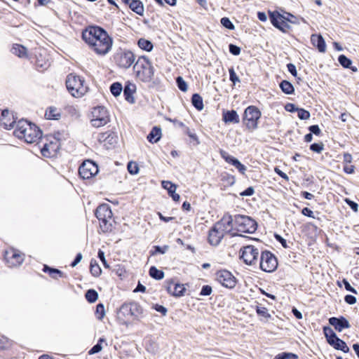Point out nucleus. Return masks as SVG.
Masks as SVG:
<instances>
[{"mask_svg":"<svg viewBox=\"0 0 359 359\" xmlns=\"http://www.w3.org/2000/svg\"><path fill=\"white\" fill-rule=\"evenodd\" d=\"M224 236V233L222 231H220L216 225H214L209 231L208 241L210 245L217 246L219 244Z\"/></svg>","mask_w":359,"mask_h":359,"instance_id":"a211bd4d","label":"nucleus"},{"mask_svg":"<svg viewBox=\"0 0 359 359\" xmlns=\"http://www.w3.org/2000/svg\"><path fill=\"white\" fill-rule=\"evenodd\" d=\"M191 102L198 110L201 111L203 109V99L200 95L197 93L194 94L191 97Z\"/></svg>","mask_w":359,"mask_h":359,"instance_id":"7c9ffc66","label":"nucleus"},{"mask_svg":"<svg viewBox=\"0 0 359 359\" xmlns=\"http://www.w3.org/2000/svg\"><path fill=\"white\" fill-rule=\"evenodd\" d=\"M11 259L14 260V262H12V264L14 266L19 265L23 262L22 255L16 252L13 253Z\"/></svg>","mask_w":359,"mask_h":359,"instance_id":"8fccbe9b","label":"nucleus"},{"mask_svg":"<svg viewBox=\"0 0 359 359\" xmlns=\"http://www.w3.org/2000/svg\"><path fill=\"white\" fill-rule=\"evenodd\" d=\"M161 137V129L158 127H154L147 136V140L151 143L158 142Z\"/></svg>","mask_w":359,"mask_h":359,"instance_id":"bb28decb","label":"nucleus"},{"mask_svg":"<svg viewBox=\"0 0 359 359\" xmlns=\"http://www.w3.org/2000/svg\"><path fill=\"white\" fill-rule=\"evenodd\" d=\"M103 341H104V339L100 338L97 344L93 346V348L89 351V354H95L101 351L102 349L101 343Z\"/></svg>","mask_w":359,"mask_h":359,"instance_id":"a18cd8bd","label":"nucleus"},{"mask_svg":"<svg viewBox=\"0 0 359 359\" xmlns=\"http://www.w3.org/2000/svg\"><path fill=\"white\" fill-rule=\"evenodd\" d=\"M229 79L233 83V84H236V83L240 82V79L238 76L236 75L233 68H230L229 70Z\"/></svg>","mask_w":359,"mask_h":359,"instance_id":"6e6d98bb","label":"nucleus"},{"mask_svg":"<svg viewBox=\"0 0 359 359\" xmlns=\"http://www.w3.org/2000/svg\"><path fill=\"white\" fill-rule=\"evenodd\" d=\"M95 316H96V318L100 320H102L104 316H105V310H104V306L102 304H98L96 306V310H95Z\"/></svg>","mask_w":359,"mask_h":359,"instance_id":"a19ab883","label":"nucleus"},{"mask_svg":"<svg viewBox=\"0 0 359 359\" xmlns=\"http://www.w3.org/2000/svg\"><path fill=\"white\" fill-rule=\"evenodd\" d=\"M311 133H313L316 135H319L320 134V129L318 125H313L309 128Z\"/></svg>","mask_w":359,"mask_h":359,"instance_id":"69168bd1","label":"nucleus"},{"mask_svg":"<svg viewBox=\"0 0 359 359\" xmlns=\"http://www.w3.org/2000/svg\"><path fill=\"white\" fill-rule=\"evenodd\" d=\"M98 257L102 261V262L103 265L104 266V267H106V268H109V266L108 265V264H107V261L105 259L104 253L101 250H100L98 251Z\"/></svg>","mask_w":359,"mask_h":359,"instance_id":"774afa93","label":"nucleus"},{"mask_svg":"<svg viewBox=\"0 0 359 359\" xmlns=\"http://www.w3.org/2000/svg\"><path fill=\"white\" fill-rule=\"evenodd\" d=\"M45 116L47 119L57 120L61 116L60 110L56 107H50L46 109Z\"/></svg>","mask_w":359,"mask_h":359,"instance_id":"cd10ccee","label":"nucleus"},{"mask_svg":"<svg viewBox=\"0 0 359 359\" xmlns=\"http://www.w3.org/2000/svg\"><path fill=\"white\" fill-rule=\"evenodd\" d=\"M128 170L130 174L135 175L137 174L139 171V168L137 163L133 162H130L128 164Z\"/></svg>","mask_w":359,"mask_h":359,"instance_id":"5fc2aeb1","label":"nucleus"},{"mask_svg":"<svg viewBox=\"0 0 359 359\" xmlns=\"http://www.w3.org/2000/svg\"><path fill=\"white\" fill-rule=\"evenodd\" d=\"M229 52L233 55H238L241 53V48L236 45L230 44Z\"/></svg>","mask_w":359,"mask_h":359,"instance_id":"052dcab7","label":"nucleus"},{"mask_svg":"<svg viewBox=\"0 0 359 359\" xmlns=\"http://www.w3.org/2000/svg\"><path fill=\"white\" fill-rule=\"evenodd\" d=\"M135 85L133 83H128L124 88L123 94L125 99L130 103L134 102L133 95L135 92Z\"/></svg>","mask_w":359,"mask_h":359,"instance_id":"a878e982","label":"nucleus"},{"mask_svg":"<svg viewBox=\"0 0 359 359\" xmlns=\"http://www.w3.org/2000/svg\"><path fill=\"white\" fill-rule=\"evenodd\" d=\"M329 344L337 350H341L344 353H348L349 348L346 342L336 336L333 339H329Z\"/></svg>","mask_w":359,"mask_h":359,"instance_id":"5701e85b","label":"nucleus"},{"mask_svg":"<svg viewBox=\"0 0 359 359\" xmlns=\"http://www.w3.org/2000/svg\"><path fill=\"white\" fill-rule=\"evenodd\" d=\"M122 89L123 88L121 84L118 82L114 83L110 87L111 93L116 97L121 94Z\"/></svg>","mask_w":359,"mask_h":359,"instance_id":"79ce46f5","label":"nucleus"},{"mask_svg":"<svg viewBox=\"0 0 359 359\" xmlns=\"http://www.w3.org/2000/svg\"><path fill=\"white\" fill-rule=\"evenodd\" d=\"M254 192H255L254 188L252 187H249L245 191L241 192L240 194V195L241 196H250L253 195Z\"/></svg>","mask_w":359,"mask_h":359,"instance_id":"0e129e2a","label":"nucleus"},{"mask_svg":"<svg viewBox=\"0 0 359 359\" xmlns=\"http://www.w3.org/2000/svg\"><path fill=\"white\" fill-rule=\"evenodd\" d=\"M338 61L345 68H350L353 72H357L355 67H351L352 61L344 55L339 56Z\"/></svg>","mask_w":359,"mask_h":359,"instance_id":"c756f323","label":"nucleus"},{"mask_svg":"<svg viewBox=\"0 0 359 359\" xmlns=\"http://www.w3.org/2000/svg\"><path fill=\"white\" fill-rule=\"evenodd\" d=\"M66 86L69 93L74 97H81L88 89L85 80L74 74L67 76Z\"/></svg>","mask_w":359,"mask_h":359,"instance_id":"20e7f679","label":"nucleus"},{"mask_svg":"<svg viewBox=\"0 0 359 359\" xmlns=\"http://www.w3.org/2000/svg\"><path fill=\"white\" fill-rule=\"evenodd\" d=\"M152 309L156 310L157 312L161 313L162 314V316H166L167 312H168V310L165 306H163L162 305L157 304H154L152 306Z\"/></svg>","mask_w":359,"mask_h":359,"instance_id":"bf43d9fd","label":"nucleus"},{"mask_svg":"<svg viewBox=\"0 0 359 359\" xmlns=\"http://www.w3.org/2000/svg\"><path fill=\"white\" fill-rule=\"evenodd\" d=\"M149 275L156 280H161L164 277V273L161 270H158L155 266H151L149 269Z\"/></svg>","mask_w":359,"mask_h":359,"instance_id":"473e14b6","label":"nucleus"},{"mask_svg":"<svg viewBox=\"0 0 359 359\" xmlns=\"http://www.w3.org/2000/svg\"><path fill=\"white\" fill-rule=\"evenodd\" d=\"M259 266L262 271L271 273L277 269V259L271 252L264 251L261 254Z\"/></svg>","mask_w":359,"mask_h":359,"instance_id":"9d476101","label":"nucleus"},{"mask_svg":"<svg viewBox=\"0 0 359 359\" xmlns=\"http://www.w3.org/2000/svg\"><path fill=\"white\" fill-rule=\"evenodd\" d=\"M143 313L140 305L135 302L124 303L118 312V319L123 325L127 324V320L133 317L137 318Z\"/></svg>","mask_w":359,"mask_h":359,"instance_id":"39448f33","label":"nucleus"},{"mask_svg":"<svg viewBox=\"0 0 359 359\" xmlns=\"http://www.w3.org/2000/svg\"><path fill=\"white\" fill-rule=\"evenodd\" d=\"M43 271L45 272L48 271L49 273V275L53 278H57V276H60L62 277V272L60 271V270L57 269H52V268H50L47 266H44V269H43Z\"/></svg>","mask_w":359,"mask_h":359,"instance_id":"4c0bfd02","label":"nucleus"},{"mask_svg":"<svg viewBox=\"0 0 359 359\" xmlns=\"http://www.w3.org/2000/svg\"><path fill=\"white\" fill-rule=\"evenodd\" d=\"M177 87L183 92H186L188 89L187 84L182 77L178 76L176 79Z\"/></svg>","mask_w":359,"mask_h":359,"instance_id":"49530a36","label":"nucleus"},{"mask_svg":"<svg viewBox=\"0 0 359 359\" xmlns=\"http://www.w3.org/2000/svg\"><path fill=\"white\" fill-rule=\"evenodd\" d=\"M221 156L225 160V161L229 164H233V162L237 159L233 156L229 155L226 151L221 150L219 151Z\"/></svg>","mask_w":359,"mask_h":359,"instance_id":"c03bdc74","label":"nucleus"},{"mask_svg":"<svg viewBox=\"0 0 359 359\" xmlns=\"http://www.w3.org/2000/svg\"><path fill=\"white\" fill-rule=\"evenodd\" d=\"M114 60L120 67L128 69L134 63L135 57L130 50H121L116 53Z\"/></svg>","mask_w":359,"mask_h":359,"instance_id":"9b49d317","label":"nucleus"},{"mask_svg":"<svg viewBox=\"0 0 359 359\" xmlns=\"http://www.w3.org/2000/svg\"><path fill=\"white\" fill-rule=\"evenodd\" d=\"M261 115V111L255 106H249L245 109L243 122L248 130H254L257 128V121Z\"/></svg>","mask_w":359,"mask_h":359,"instance_id":"6e6552de","label":"nucleus"},{"mask_svg":"<svg viewBox=\"0 0 359 359\" xmlns=\"http://www.w3.org/2000/svg\"><path fill=\"white\" fill-rule=\"evenodd\" d=\"M212 293V287L210 285H203L200 294L202 296H208Z\"/></svg>","mask_w":359,"mask_h":359,"instance_id":"680f3d73","label":"nucleus"},{"mask_svg":"<svg viewBox=\"0 0 359 359\" xmlns=\"http://www.w3.org/2000/svg\"><path fill=\"white\" fill-rule=\"evenodd\" d=\"M123 3L128 5L130 8L137 14L142 15L144 13V6L140 0H122Z\"/></svg>","mask_w":359,"mask_h":359,"instance_id":"412c9836","label":"nucleus"},{"mask_svg":"<svg viewBox=\"0 0 359 359\" xmlns=\"http://www.w3.org/2000/svg\"><path fill=\"white\" fill-rule=\"evenodd\" d=\"M167 290L170 294L180 297L183 295L185 288L183 285L170 283L167 287Z\"/></svg>","mask_w":359,"mask_h":359,"instance_id":"b1692460","label":"nucleus"},{"mask_svg":"<svg viewBox=\"0 0 359 359\" xmlns=\"http://www.w3.org/2000/svg\"><path fill=\"white\" fill-rule=\"evenodd\" d=\"M161 185L163 189L168 191L169 195L176 191V185L170 181H162Z\"/></svg>","mask_w":359,"mask_h":359,"instance_id":"c9c22d12","label":"nucleus"},{"mask_svg":"<svg viewBox=\"0 0 359 359\" xmlns=\"http://www.w3.org/2000/svg\"><path fill=\"white\" fill-rule=\"evenodd\" d=\"M13 133L18 139L32 144L36 142L41 138L42 133L36 125L22 119L17 123Z\"/></svg>","mask_w":359,"mask_h":359,"instance_id":"f03ea898","label":"nucleus"},{"mask_svg":"<svg viewBox=\"0 0 359 359\" xmlns=\"http://www.w3.org/2000/svg\"><path fill=\"white\" fill-rule=\"evenodd\" d=\"M343 283L344 285V287L345 289L347 290V291H349L352 293H354V294H357V291L353 287L350 283L346 280V279H344L343 280Z\"/></svg>","mask_w":359,"mask_h":359,"instance_id":"e2e57ef3","label":"nucleus"},{"mask_svg":"<svg viewBox=\"0 0 359 359\" xmlns=\"http://www.w3.org/2000/svg\"><path fill=\"white\" fill-rule=\"evenodd\" d=\"M297 355L292 353H281L275 356L274 359H297Z\"/></svg>","mask_w":359,"mask_h":359,"instance_id":"37998d69","label":"nucleus"},{"mask_svg":"<svg viewBox=\"0 0 359 359\" xmlns=\"http://www.w3.org/2000/svg\"><path fill=\"white\" fill-rule=\"evenodd\" d=\"M233 223H234V217L233 218L231 215L226 214L215 225L225 234L232 230Z\"/></svg>","mask_w":359,"mask_h":359,"instance_id":"dca6fc26","label":"nucleus"},{"mask_svg":"<svg viewBox=\"0 0 359 359\" xmlns=\"http://www.w3.org/2000/svg\"><path fill=\"white\" fill-rule=\"evenodd\" d=\"M138 46L144 50L150 51L153 48V45L151 42L149 40L144 39H140L138 40L137 42Z\"/></svg>","mask_w":359,"mask_h":359,"instance_id":"72a5a7b5","label":"nucleus"},{"mask_svg":"<svg viewBox=\"0 0 359 359\" xmlns=\"http://www.w3.org/2000/svg\"><path fill=\"white\" fill-rule=\"evenodd\" d=\"M82 39L97 55H104L111 49L113 40L108 33L97 26H89L82 32Z\"/></svg>","mask_w":359,"mask_h":359,"instance_id":"f257e3e1","label":"nucleus"},{"mask_svg":"<svg viewBox=\"0 0 359 359\" xmlns=\"http://www.w3.org/2000/svg\"><path fill=\"white\" fill-rule=\"evenodd\" d=\"M15 120L14 116L8 110L5 109L1 111L0 116V126L5 129H11L13 127Z\"/></svg>","mask_w":359,"mask_h":359,"instance_id":"f3484780","label":"nucleus"},{"mask_svg":"<svg viewBox=\"0 0 359 359\" xmlns=\"http://www.w3.org/2000/svg\"><path fill=\"white\" fill-rule=\"evenodd\" d=\"M234 225L236 229L241 233H252L257 228L255 220L250 217L243 215L234 216Z\"/></svg>","mask_w":359,"mask_h":359,"instance_id":"0eeeda50","label":"nucleus"},{"mask_svg":"<svg viewBox=\"0 0 359 359\" xmlns=\"http://www.w3.org/2000/svg\"><path fill=\"white\" fill-rule=\"evenodd\" d=\"M280 17L287 22L297 25L299 23L297 18L290 13H285L284 15L280 14Z\"/></svg>","mask_w":359,"mask_h":359,"instance_id":"ea45409f","label":"nucleus"},{"mask_svg":"<svg viewBox=\"0 0 359 359\" xmlns=\"http://www.w3.org/2000/svg\"><path fill=\"white\" fill-rule=\"evenodd\" d=\"M240 257L247 265H253L257 262L259 250L253 245H247L240 250Z\"/></svg>","mask_w":359,"mask_h":359,"instance_id":"f8f14e48","label":"nucleus"},{"mask_svg":"<svg viewBox=\"0 0 359 359\" xmlns=\"http://www.w3.org/2000/svg\"><path fill=\"white\" fill-rule=\"evenodd\" d=\"M154 251L151 252V255H154L156 253L164 254L167 252L169 247L168 245H164L163 247H160V246L156 245V246H154Z\"/></svg>","mask_w":359,"mask_h":359,"instance_id":"603ef678","label":"nucleus"},{"mask_svg":"<svg viewBox=\"0 0 359 359\" xmlns=\"http://www.w3.org/2000/svg\"><path fill=\"white\" fill-rule=\"evenodd\" d=\"M96 217L100 221V226L103 232L111 230L112 212L107 204L99 205L95 211Z\"/></svg>","mask_w":359,"mask_h":359,"instance_id":"423d86ee","label":"nucleus"},{"mask_svg":"<svg viewBox=\"0 0 359 359\" xmlns=\"http://www.w3.org/2000/svg\"><path fill=\"white\" fill-rule=\"evenodd\" d=\"M324 149L323 143H313L310 146V149L316 153H320Z\"/></svg>","mask_w":359,"mask_h":359,"instance_id":"864d4df0","label":"nucleus"},{"mask_svg":"<svg viewBox=\"0 0 359 359\" xmlns=\"http://www.w3.org/2000/svg\"><path fill=\"white\" fill-rule=\"evenodd\" d=\"M223 121L225 123H238L240 122V118L236 111L231 110L223 113Z\"/></svg>","mask_w":359,"mask_h":359,"instance_id":"393cba45","label":"nucleus"},{"mask_svg":"<svg viewBox=\"0 0 359 359\" xmlns=\"http://www.w3.org/2000/svg\"><path fill=\"white\" fill-rule=\"evenodd\" d=\"M98 171L97 165L90 160L84 161L79 169L80 176L85 180H88L95 176Z\"/></svg>","mask_w":359,"mask_h":359,"instance_id":"ddd939ff","label":"nucleus"},{"mask_svg":"<svg viewBox=\"0 0 359 359\" xmlns=\"http://www.w3.org/2000/svg\"><path fill=\"white\" fill-rule=\"evenodd\" d=\"M329 323L338 332H341L344 329H348L351 327L348 320L343 316L339 318L332 317L329 318Z\"/></svg>","mask_w":359,"mask_h":359,"instance_id":"6ab92c4d","label":"nucleus"},{"mask_svg":"<svg viewBox=\"0 0 359 359\" xmlns=\"http://www.w3.org/2000/svg\"><path fill=\"white\" fill-rule=\"evenodd\" d=\"M323 332H324L325 337L327 338L328 343H329V339H333L334 337H335L337 336L335 332L330 327H325L323 328Z\"/></svg>","mask_w":359,"mask_h":359,"instance_id":"09e8293b","label":"nucleus"},{"mask_svg":"<svg viewBox=\"0 0 359 359\" xmlns=\"http://www.w3.org/2000/svg\"><path fill=\"white\" fill-rule=\"evenodd\" d=\"M90 271L91 274L95 277H98L102 273L100 266L96 261L93 260L90 262Z\"/></svg>","mask_w":359,"mask_h":359,"instance_id":"f704fd0d","label":"nucleus"},{"mask_svg":"<svg viewBox=\"0 0 359 359\" xmlns=\"http://www.w3.org/2000/svg\"><path fill=\"white\" fill-rule=\"evenodd\" d=\"M109 121L107 110L104 107H95L92 111L91 125L95 128L105 126Z\"/></svg>","mask_w":359,"mask_h":359,"instance_id":"1a4fd4ad","label":"nucleus"},{"mask_svg":"<svg viewBox=\"0 0 359 359\" xmlns=\"http://www.w3.org/2000/svg\"><path fill=\"white\" fill-rule=\"evenodd\" d=\"M269 18L272 25L283 32L290 29V25L280 17L278 11L269 12Z\"/></svg>","mask_w":359,"mask_h":359,"instance_id":"2eb2a0df","label":"nucleus"},{"mask_svg":"<svg viewBox=\"0 0 359 359\" xmlns=\"http://www.w3.org/2000/svg\"><path fill=\"white\" fill-rule=\"evenodd\" d=\"M11 52L19 57H27V48L20 44H14L11 48Z\"/></svg>","mask_w":359,"mask_h":359,"instance_id":"c85d7f7f","label":"nucleus"},{"mask_svg":"<svg viewBox=\"0 0 359 359\" xmlns=\"http://www.w3.org/2000/svg\"><path fill=\"white\" fill-rule=\"evenodd\" d=\"M86 299L90 303L95 302L98 298L97 292L93 289L88 290L86 293Z\"/></svg>","mask_w":359,"mask_h":359,"instance_id":"e433bc0d","label":"nucleus"},{"mask_svg":"<svg viewBox=\"0 0 359 359\" xmlns=\"http://www.w3.org/2000/svg\"><path fill=\"white\" fill-rule=\"evenodd\" d=\"M232 165H233L236 169H238V170L242 173V174H245V171H246V167L242 164L238 159H236L233 163L232 164Z\"/></svg>","mask_w":359,"mask_h":359,"instance_id":"13d9d810","label":"nucleus"},{"mask_svg":"<svg viewBox=\"0 0 359 359\" xmlns=\"http://www.w3.org/2000/svg\"><path fill=\"white\" fill-rule=\"evenodd\" d=\"M58 149V145L57 142H53L50 141L49 143H44L41 152L42 155L45 157H50L53 155Z\"/></svg>","mask_w":359,"mask_h":359,"instance_id":"4be33fe9","label":"nucleus"},{"mask_svg":"<svg viewBox=\"0 0 359 359\" xmlns=\"http://www.w3.org/2000/svg\"><path fill=\"white\" fill-rule=\"evenodd\" d=\"M297 114L299 118L301 120H307L310 118V113L304 109H299Z\"/></svg>","mask_w":359,"mask_h":359,"instance_id":"3c124183","label":"nucleus"},{"mask_svg":"<svg viewBox=\"0 0 359 359\" xmlns=\"http://www.w3.org/2000/svg\"><path fill=\"white\" fill-rule=\"evenodd\" d=\"M311 42L312 45L317 48L319 52L325 53L326 50V44L323 37L320 34H313L311 36Z\"/></svg>","mask_w":359,"mask_h":359,"instance_id":"aec40b11","label":"nucleus"},{"mask_svg":"<svg viewBox=\"0 0 359 359\" xmlns=\"http://www.w3.org/2000/svg\"><path fill=\"white\" fill-rule=\"evenodd\" d=\"M220 22L222 26L229 29L233 30L235 28L233 24L231 22L229 18L224 17L221 19Z\"/></svg>","mask_w":359,"mask_h":359,"instance_id":"de8ad7c7","label":"nucleus"},{"mask_svg":"<svg viewBox=\"0 0 359 359\" xmlns=\"http://www.w3.org/2000/svg\"><path fill=\"white\" fill-rule=\"evenodd\" d=\"M280 88L283 93L290 95L294 92V87L292 83L286 80L283 81L280 83Z\"/></svg>","mask_w":359,"mask_h":359,"instance_id":"2f4dec72","label":"nucleus"},{"mask_svg":"<svg viewBox=\"0 0 359 359\" xmlns=\"http://www.w3.org/2000/svg\"><path fill=\"white\" fill-rule=\"evenodd\" d=\"M257 313L264 318L266 320H268L271 317V314L269 313L268 309L264 306H257L256 308Z\"/></svg>","mask_w":359,"mask_h":359,"instance_id":"58836bf2","label":"nucleus"},{"mask_svg":"<svg viewBox=\"0 0 359 359\" xmlns=\"http://www.w3.org/2000/svg\"><path fill=\"white\" fill-rule=\"evenodd\" d=\"M216 280L222 285L227 288H233L236 286V278L231 272L226 270H220L216 273Z\"/></svg>","mask_w":359,"mask_h":359,"instance_id":"4468645a","label":"nucleus"},{"mask_svg":"<svg viewBox=\"0 0 359 359\" xmlns=\"http://www.w3.org/2000/svg\"><path fill=\"white\" fill-rule=\"evenodd\" d=\"M344 300L347 304L351 305H353L356 302V298L351 294L346 295L344 297Z\"/></svg>","mask_w":359,"mask_h":359,"instance_id":"338daca9","label":"nucleus"},{"mask_svg":"<svg viewBox=\"0 0 359 359\" xmlns=\"http://www.w3.org/2000/svg\"><path fill=\"white\" fill-rule=\"evenodd\" d=\"M232 165H233L236 169H238V170L242 173V174H245V171H246V167L242 164L238 159H236L233 163L232 164Z\"/></svg>","mask_w":359,"mask_h":359,"instance_id":"4d7b16f0","label":"nucleus"},{"mask_svg":"<svg viewBox=\"0 0 359 359\" xmlns=\"http://www.w3.org/2000/svg\"><path fill=\"white\" fill-rule=\"evenodd\" d=\"M133 71L139 80L146 83L151 81L154 74V67L145 56L138 57L133 66Z\"/></svg>","mask_w":359,"mask_h":359,"instance_id":"7ed1b4c3","label":"nucleus"}]
</instances>
